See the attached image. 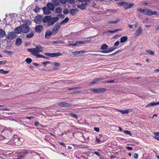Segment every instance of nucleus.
Wrapping results in <instances>:
<instances>
[{"label": "nucleus", "mask_w": 159, "mask_h": 159, "mask_svg": "<svg viewBox=\"0 0 159 159\" xmlns=\"http://www.w3.org/2000/svg\"><path fill=\"white\" fill-rule=\"evenodd\" d=\"M59 18L57 17H52L50 18V20L48 23V26H51L53 25L55 22H57Z\"/></svg>", "instance_id": "7"}, {"label": "nucleus", "mask_w": 159, "mask_h": 159, "mask_svg": "<svg viewBox=\"0 0 159 159\" xmlns=\"http://www.w3.org/2000/svg\"><path fill=\"white\" fill-rule=\"evenodd\" d=\"M66 23L65 22V21L64 20H62V21H61L60 23L59 24H60V25H62L63 24H65Z\"/></svg>", "instance_id": "61"}, {"label": "nucleus", "mask_w": 159, "mask_h": 159, "mask_svg": "<svg viewBox=\"0 0 159 159\" xmlns=\"http://www.w3.org/2000/svg\"><path fill=\"white\" fill-rule=\"evenodd\" d=\"M52 1L55 6H57L60 4L59 0H52Z\"/></svg>", "instance_id": "24"}, {"label": "nucleus", "mask_w": 159, "mask_h": 159, "mask_svg": "<svg viewBox=\"0 0 159 159\" xmlns=\"http://www.w3.org/2000/svg\"><path fill=\"white\" fill-rule=\"evenodd\" d=\"M8 71H4L2 69H0V73L3 74H6L9 73Z\"/></svg>", "instance_id": "37"}, {"label": "nucleus", "mask_w": 159, "mask_h": 159, "mask_svg": "<svg viewBox=\"0 0 159 159\" xmlns=\"http://www.w3.org/2000/svg\"><path fill=\"white\" fill-rule=\"evenodd\" d=\"M6 61H0V65L5 64L6 63Z\"/></svg>", "instance_id": "57"}, {"label": "nucleus", "mask_w": 159, "mask_h": 159, "mask_svg": "<svg viewBox=\"0 0 159 159\" xmlns=\"http://www.w3.org/2000/svg\"><path fill=\"white\" fill-rule=\"evenodd\" d=\"M116 49V47H112L109 48L107 50H102L100 52L103 53H109L115 50Z\"/></svg>", "instance_id": "11"}, {"label": "nucleus", "mask_w": 159, "mask_h": 159, "mask_svg": "<svg viewBox=\"0 0 159 159\" xmlns=\"http://www.w3.org/2000/svg\"><path fill=\"white\" fill-rule=\"evenodd\" d=\"M69 20V18L68 17H66L64 20L66 22V23Z\"/></svg>", "instance_id": "64"}, {"label": "nucleus", "mask_w": 159, "mask_h": 159, "mask_svg": "<svg viewBox=\"0 0 159 159\" xmlns=\"http://www.w3.org/2000/svg\"><path fill=\"white\" fill-rule=\"evenodd\" d=\"M90 91L93 92L94 93H99L103 92L106 90V89L104 88H91L89 90Z\"/></svg>", "instance_id": "8"}, {"label": "nucleus", "mask_w": 159, "mask_h": 159, "mask_svg": "<svg viewBox=\"0 0 159 159\" xmlns=\"http://www.w3.org/2000/svg\"><path fill=\"white\" fill-rule=\"evenodd\" d=\"M120 36H121L120 35H115L113 37V38L114 39H116V38H117V37H120Z\"/></svg>", "instance_id": "62"}, {"label": "nucleus", "mask_w": 159, "mask_h": 159, "mask_svg": "<svg viewBox=\"0 0 159 159\" xmlns=\"http://www.w3.org/2000/svg\"><path fill=\"white\" fill-rule=\"evenodd\" d=\"M44 13L45 14H48L51 12V10L47 7H45L43 8Z\"/></svg>", "instance_id": "15"}, {"label": "nucleus", "mask_w": 159, "mask_h": 159, "mask_svg": "<svg viewBox=\"0 0 159 159\" xmlns=\"http://www.w3.org/2000/svg\"><path fill=\"white\" fill-rule=\"evenodd\" d=\"M37 58H44L49 59V58L48 57H45L44 56H43L42 55L39 54L38 55H36V56Z\"/></svg>", "instance_id": "35"}, {"label": "nucleus", "mask_w": 159, "mask_h": 159, "mask_svg": "<svg viewBox=\"0 0 159 159\" xmlns=\"http://www.w3.org/2000/svg\"><path fill=\"white\" fill-rule=\"evenodd\" d=\"M58 105L61 107H67L71 105L70 103H67L64 102H61L58 103Z\"/></svg>", "instance_id": "16"}, {"label": "nucleus", "mask_w": 159, "mask_h": 159, "mask_svg": "<svg viewBox=\"0 0 159 159\" xmlns=\"http://www.w3.org/2000/svg\"><path fill=\"white\" fill-rule=\"evenodd\" d=\"M69 114L75 118L76 119H78V116L77 115L74 114L72 113H70Z\"/></svg>", "instance_id": "39"}, {"label": "nucleus", "mask_w": 159, "mask_h": 159, "mask_svg": "<svg viewBox=\"0 0 159 159\" xmlns=\"http://www.w3.org/2000/svg\"><path fill=\"white\" fill-rule=\"evenodd\" d=\"M40 8L38 7L37 6H36V7L34 10V11L37 13L40 10Z\"/></svg>", "instance_id": "47"}, {"label": "nucleus", "mask_w": 159, "mask_h": 159, "mask_svg": "<svg viewBox=\"0 0 159 159\" xmlns=\"http://www.w3.org/2000/svg\"><path fill=\"white\" fill-rule=\"evenodd\" d=\"M127 39L128 38L127 36H123L120 38V42L121 43L125 42L127 40Z\"/></svg>", "instance_id": "28"}, {"label": "nucleus", "mask_w": 159, "mask_h": 159, "mask_svg": "<svg viewBox=\"0 0 159 159\" xmlns=\"http://www.w3.org/2000/svg\"><path fill=\"white\" fill-rule=\"evenodd\" d=\"M94 129L97 132H99V129L98 128L94 127Z\"/></svg>", "instance_id": "56"}, {"label": "nucleus", "mask_w": 159, "mask_h": 159, "mask_svg": "<svg viewBox=\"0 0 159 159\" xmlns=\"http://www.w3.org/2000/svg\"><path fill=\"white\" fill-rule=\"evenodd\" d=\"M0 110H1L7 111H9V110H10L9 109L5 108H3L2 109L0 108Z\"/></svg>", "instance_id": "55"}, {"label": "nucleus", "mask_w": 159, "mask_h": 159, "mask_svg": "<svg viewBox=\"0 0 159 159\" xmlns=\"http://www.w3.org/2000/svg\"><path fill=\"white\" fill-rule=\"evenodd\" d=\"M14 31L16 33V34H19L21 32H22V29L21 25H20L18 27L16 28L15 30Z\"/></svg>", "instance_id": "18"}, {"label": "nucleus", "mask_w": 159, "mask_h": 159, "mask_svg": "<svg viewBox=\"0 0 159 159\" xmlns=\"http://www.w3.org/2000/svg\"><path fill=\"white\" fill-rule=\"evenodd\" d=\"M50 18H51V16H46L44 18H43V21L44 23H48L50 20Z\"/></svg>", "instance_id": "21"}, {"label": "nucleus", "mask_w": 159, "mask_h": 159, "mask_svg": "<svg viewBox=\"0 0 159 159\" xmlns=\"http://www.w3.org/2000/svg\"><path fill=\"white\" fill-rule=\"evenodd\" d=\"M108 48V46L106 44H104L100 48L101 49H102L103 50H106Z\"/></svg>", "instance_id": "33"}, {"label": "nucleus", "mask_w": 159, "mask_h": 159, "mask_svg": "<svg viewBox=\"0 0 159 159\" xmlns=\"http://www.w3.org/2000/svg\"><path fill=\"white\" fill-rule=\"evenodd\" d=\"M52 35L51 31H48L46 32L45 37L46 39H49Z\"/></svg>", "instance_id": "22"}, {"label": "nucleus", "mask_w": 159, "mask_h": 159, "mask_svg": "<svg viewBox=\"0 0 159 159\" xmlns=\"http://www.w3.org/2000/svg\"><path fill=\"white\" fill-rule=\"evenodd\" d=\"M143 13L146 15L149 16L153 15H157L158 14L157 12L156 11H152L151 10L148 9H145Z\"/></svg>", "instance_id": "3"}, {"label": "nucleus", "mask_w": 159, "mask_h": 159, "mask_svg": "<svg viewBox=\"0 0 159 159\" xmlns=\"http://www.w3.org/2000/svg\"><path fill=\"white\" fill-rule=\"evenodd\" d=\"M114 82V80H110V81H104V82L107 83H113Z\"/></svg>", "instance_id": "59"}, {"label": "nucleus", "mask_w": 159, "mask_h": 159, "mask_svg": "<svg viewBox=\"0 0 159 159\" xmlns=\"http://www.w3.org/2000/svg\"><path fill=\"white\" fill-rule=\"evenodd\" d=\"M56 12L57 13L60 14L62 12V9L60 7H57L56 9Z\"/></svg>", "instance_id": "32"}, {"label": "nucleus", "mask_w": 159, "mask_h": 159, "mask_svg": "<svg viewBox=\"0 0 159 159\" xmlns=\"http://www.w3.org/2000/svg\"><path fill=\"white\" fill-rule=\"evenodd\" d=\"M69 12L68 9H65L63 11V13L65 14H67Z\"/></svg>", "instance_id": "51"}, {"label": "nucleus", "mask_w": 159, "mask_h": 159, "mask_svg": "<svg viewBox=\"0 0 159 159\" xmlns=\"http://www.w3.org/2000/svg\"><path fill=\"white\" fill-rule=\"evenodd\" d=\"M60 27V25L59 23H57L54 26V27L52 29V31H51V33L52 34L55 35L59 31Z\"/></svg>", "instance_id": "6"}, {"label": "nucleus", "mask_w": 159, "mask_h": 159, "mask_svg": "<svg viewBox=\"0 0 159 159\" xmlns=\"http://www.w3.org/2000/svg\"><path fill=\"white\" fill-rule=\"evenodd\" d=\"M16 36V33L14 32H9L7 35V38L10 40L15 39Z\"/></svg>", "instance_id": "9"}, {"label": "nucleus", "mask_w": 159, "mask_h": 159, "mask_svg": "<svg viewBox=\"0 0 159 159\" xmlns=\"http://www.w3.org/2000/svg\"><path fill=\"white\" fill-rule=\"evenodd\" d=\"M88 41L87 40L85 41H77L75 42V45H77L79 44H84L85 42H87Z\"/></svg>", "instance_id": "30"}, {"label": "nucleus", "mask_w": 159, "mask_h": 159, "mask_svg": "<svg viewBox=\"0 0 159 159\" xmlns=\"http://www.w3.org/2000/svg\"><path fill=\"white\" fill-rule=\"evenodd\" d=\"M22 29V33H27L29 32L30 30V28L27 23L23 24L21 25Z\"/></svg>", "instance_id": "4"}, {"label": "nucleus", "mask_w": 159, "mask_h": 159, "mask_svg": "<svg viewBox=\"0 0 159 159\" xmlns=\"http://www.w3.org/2000/svg\"><path fill=\"white\" fill-rule=\"evenodd\" d=\"M49 63H50V62L49 61L43 62V64H44L45 65Z\"/></svg>", "instance_id": "63"}, {"label": "nucleus", "mask_w": 159, "mask_h": 159, "mask_svg": "<svg viewBox=\"0 0 159 159\" xmlns=\"http://www.w3.org/2000/svg\"><path fill=\"white\" fill-rule=\"evenodd\" d=\"M53 65L57 67H59L60 66V64L57 62L53 63Z\"/></svg>", "instance_id": "53"}, {"label": "nucleus", "mask_w": 159, "mask_h": 159, "mask_svg": "<svg viewBox=\"0 0 159 159\" xmlns=\"http://www.w3.org/2000/svg\"><path fill=\"white\" fill-rule=\"evenodd\" d=\"M124 133L127 134V135H132V134L131 133V132L129 131H128V130H124V131H123Z\"/></svg>", "instance_id": "40"}, {"label": "nucleus", "mask_w": 159, "mask_h": 159, "mask_svg": "<svg viewBox=\"0 0 159 159\" xmlns=\"http://www.w3.org/2000/svg\"><path fill=\"white\" fill-rule=\"evenodd\" d=\"M25 61L28 63V64H30L32 61V59L30 58H27L25 60Z\"/></svg>", "instance_id": "42"}, {"label": "nucleus", "mask_w": 159, "mask_h": 159, "mask_svg": "<svg viewBox=\"0 0 159 159\" xmlns=\"http://www.w3.org/2000/svg\"><path fill=\"white\" fill-rule=\"evenodd\" d=\"M139 155L137 153H135L134 154V157L136 159H137Z\"/></svg>", "instance_id": "60"}, {"label": "nucleus", "mask_w": 159, "mask_h": 159, "mask_svg": "<svg viewBox=\"0 0 159 159\" xmlns=\"http://www.w3.org/2000/svg\"><path fill=\"white\" fill-rule=\"evenodd\" d=\"M154 134L155 136L154 137V138L156 139L159 140V132H155L153 133Z\"/></svg>", "instance_id": "31"}, {"label": "nucleus", "mask_w": 159, "mask_h": 159, "mask_svg": "<svg viewBox=\"0 0 159 159\" xmlns=\"http://www.w3.org/2000/svg\"><path fill=\"white\" fill-rule=\"evenodd\" d=\"M6 35L5 31L2 29H0V38H3Z\"/></svg>", "instance_id": "23"}, {"label": "nucleus", "mask_w": 159, "mask_h": 159, "mask_svg": "<svg viewBox=\"0 0 159 159\" xmlns=\"http://www.w3.org/2000/svg\"><path fill=\"white\" fill-rule=\"evenodd\" d=\"M121 52V50H118V51H117L116 52H115V53H114L112 54H111V55H113L116 54L117 53L120 52Z\"/></svg>", "instance_id": "58"}, {"label": "nucleus", "mask_w": 159, "mask_h": 159, "mask_svg": "<svg viewBox=\"0 0 159 159\" xmlns=\"http://www.w3.org/2000/svg\"><path fill=\"white\" fill-rule=\"evenodd\" d=\"M60 2L62 4H66L67 2L66 0H59Z\"/></svg>", "instance_id": "44"}, {"label": "nucleus", "mask_w": 159, "mask_h": 159, "mask_svg": "<svg viewBox=\"0 0 159 159\" xmlns=\"http://www.w3.org/2000/svg\"><path fill=\"white\" fill-rule=\"evenodd\" d=\"M85 52H86L84 50H83V51H81L75 52H73L72 53L75 55H79L80 54L84 53H85Z\"/></svg>", "instance_id": "25"}, {"label": "nucleus", "mask_w": 159, "mask_h": 159, "mask_svg": "<svg viewBox=\"0 0 159 159\" xmlns=\"http://www.w3.org/2000/svg\"><path fill=\"white\" fill-rule=\"evenodd\" d=\"M103 79L102 78H98L95 79L94 80H95V82L96 83L98 82L99 81L102 80Z\"/></svg>", "instance_id": "49"}, {"label": "nucleus", "mask_w": 159, "mask_h": 159, "mask_svg": "<svg viewBox=\"0 0 159 159\" xmlns=\"http://www.w3.org/2000/svg\"><path fill=\"white\" fill-rule=\"evenodd\" d=\"M3 52L6 54H9L10 55H12L13 54V52L7 51H3Z\"/></svg>", "instance_id": "38"}, {"label": "nucleus", "mask_w": 159, "mask_h": 159, "mask_svg": "<svg viewBox=\"0 0 159 159\" xmlns=\"http://www.w3.org/2000/svg\"><path fill=\"white\" fill-rule=\"evenodd\" d=\"M120 20L118 19L116 21H109L108 22V24H116L117 22H120Z\"/></svg>", "instance_id": "36"}, {"label": "nucleus", "mask_w": 159, "mask_h": 159, "mask_svg": "<svg viewBox=\"0 0 159 159\" xmlns=\"http://www.w3.org/2000/svg\"><path fill=\"white\" fill-rule=\"evenodd\" d=\"M81 92V91H76L71 92L70 93L71 94H76L78 93H79Z\"/></svg>", "instance_id": "48"}, {"label": "nucleus", "mask_w": 159, "mask_h": 159, "mask_svg": "<svg viewBox=\"0 0 159 159\" xmlns=\"http://www.w3.org/2000/svg\"><path fill=\"white\" fill-rule=\"evenodd\" d=\"M34 36V33L31 32L30 34H27L26 37L28 38H30Z\"/></svg>", "instance_id": "34"}, {"label": "nucleus", "mask_w": 159, "mask_h": 159, "mask_svg": "<svg viewBox=\"0 0 159 159\" xmlns=\"http://www.w3.org/2000/svg\"><path fill=\"white\" fill-rule=\"evenodd\" d=\"M47 6L50 10H52V11L54 10L55 6L51 2H48L47 4Z\"/></svg>", "instance_id": "17"}, {"label": "nucleus", "mask_w": 159, "mask_h": 159, "mask_svg": "<svg viewBox=\"0 0 159 159\" xmlns=\"http://www.w3.org/2000/svg\"><path fill=\"white\" fill-rule=\"evenodd\" d=\"M120 43V42L119 41H117L114 44V46H118Z\"/></svg>", "instance_id": "54"}, {"label": "nucleus", "mask_w": 159, "mask_h": 159, "mask_svg": "<svg viewBox=\"0 0 159 159\" xmlns=\"http://www.w3.org/2000/svg\"><path fill=\"white\" fill-rule=\"evenodd\" d=\"M82 88L81 87L79 86L78 87H75L74 88H69L68 89V90H76L78 89H81Z\"/></svg>", "instance_id": "41"}, {"label": "nucleus", "mask_w": 159, "mask_h": 159, "mask_svg": "<svg viewBox=\"0 0 159 159\" xmlns=\"http://www.w3.org/2000/svg\"><path fill=\"white\" fill-rule=\"evenodd\" d=\"M142 32V30L141 27H139L138 30H136V32L134 33V35L135 36H137L141 34Z\"/></svg>", "instance_id": "14"}, {"label": "nucleus", "mask_w": 159, "mask_h": 159, "mask_svg": "<svg viewBox=\"0 0 159 159\" xmlns=\"http://www.w3.org/2000/svg\"><path fill=\"white\" fill-rule=\"evenodd\" d=\"M119 4L121 6H125L127 5L128 3L126 2H123L120 3Z\"/></svg>", "instance_id": "50"}, {"label": "nucleus", "mask_w": 159, "mask_h": 159, "mask_svg": "<svg viewBox=\"0 0 159 159\" xmlns=\"http://www.w3.org/2000/svg\"><path fill=\"white\" fill-rule=\"evenodd\" d=\"M88 5V4L87 2L81 4V5H78L77 6L78 8H80L82 10L85 9L87 5Z\"/></svg>", "instance_id": "13"}, {"label": "nucleus", "mask_w": 159, "mask_h": 159, "mask_svg": "<svg viewBox=\"0 0 159 159\" xmlns=\"http://www.w3.org/2000/svg\"><path fill=\"white\" fill-rule=\"evenodd\" d=\"M144 10H145V9H142L141 8H138L137 9V11H139V12H140L143 13Z\"/></svg>", "instance_id": "52"}, {"label": "nucleus", "mask_w": 159, "mask_h": 159, "mask_svg": "<svg viewBox=\"0 0 159 159\" xmlns=\"http://www.w3.org/2000/svg\"><path fill=\"white\" fill-rule=\"evenodd\" d=\"M43 27L42 25H39L35 28V30L37 33H40L43 30Z\"/></svg>", "instance_id": "12"}, {"label": "nucleus", "mask_w": 159, "mask_h": 159, "mask_svg": "<svg viewBox=\"0 0 159 159\" xmlns=\"http://www.w3.org/2000/svg\"><path fill=\"white\" fill-rule=\"evenodd\" d=\"M117 111L123 114H125L131 112V110L127 109L126 110L124 111L120 110H118Z\"/></svg>", "instance_id": "20"}, {"label": "nucleus", "mask_w": 159, "mask_h": 159, "mask_svg": "<svg viewBox=\"0 0 159 159\" xmlns=\"http://www.w3.org/2000/svg\"><path fill=\"white\" fill-rule=\"evenodd\" d=\"M134 4L132 3H129L127 6H126L125 7V10L131 8L133 6H134Z\"/></svg>", "instance_id": "29"}, {"label": "nucleus", "mask_w": 159, "mask_h": 159, "mask_svg": "<svg viewBox=\"0 0 159 159\" xmlns=\"http://www.w3.org/2000/svg\"><path fill=\"white\" fill-rule=\"evenodd\" d=\"M44 54L47 56H49L51 57H57L59 56H61L62 55V53L61 52H58V53H44Z\"/></svg>", "instance_id": "10"}, {"label": "nucleus", "mask_w": 159, "mask_h": 159, "mask_svg": "<svg viewBox=\"0 0 159 159\" xmlns=\"http://www.w3.org/2000/svg\"><path fill=\"white\" fill-rule=\"evenodd\" d=\"M43 17L40 15H39L36 16L34 21L37 24H40L43 22Z\"/></svg>", "instance_id": "5"}, {"label": "nucleus", "mask_w": 159, "mask_h": 159, "mask_svg": "<svg viewBox=\"0 0 159 159\" xmlns=\"http://www.w3.org/2000/svg\"><path fill=\"white\" fill-rule=\"evenodd\" d=\"M53 43L55 44H60V43H64V41L61 42V41H54Z\"/></svg>", "instance_id": "45"}, {"label": "nucleus", "mask_w": 159, "mask_h": 159, "mask_svg": "<svg viewBox=\"0 0 159 159\" xmlns=\"http://www.w3.org/2000/svg\"><path fill=\"white\" fill-rule=\"evenodd\" d=\"M146 51L147 52L149 53L152 55H153L154 53V52L153 51L151 50H147Z\"/></svg>", "instance_id": "43"}, {"label": "nucleus", "mask_w": 159, "mask_h": 159, "mask_svg": "<svg viewBox=\"0 0 159 159\" xmlns=\"http://www.w3.org/2000/svg\"><path fill=\"white\" fill-rule=\"evenodd\" d=\"M13 140L14 143H9V144L11 145L12 146L14 145L19 146L21 144V143L24 141V139L22 138H20L16 135H14L12 140Z\"/></svg>", "instance_id": "2"}, {"label": "nucleus", "mask_w": 159, "mask_h": 159, "mask_svg": "<svg viewBox=\"0 0 159 159\" xmlns=\"http://www.w3.org/2000/svg\"><path fill=\"white\" fill-rule=\"evenodd\" d=\"M79 11L77 9H71L70 11V14L73 16H74L76 12Z\"/></svg>", "instance_id": "27"}, {"label": "nucleus", "mask_w": 159, "mask_h": 159, "mask_svg": "<svg viewBox=\"0 0 159 159\" xmlns=\"http://www.w3.org/2000/svg\"><path fill=\"white\" fill-rule=\"evenodd\" d=\"M22 42V40L19 38H17L16 39V44L17 46H19Z\"/></svg>", "instance_id": "26"}, {"label": "nucleus", "mask_w": 159, "mask_h": 159, "mask_svg": "<svg viewBox=\"0 0 159 159\" xmlns=\"http://www.w3.org/2000/svg\"><path fill=\"white\" fill-rule=\"evenodd\" d=\"M159 105V102H152L147 104L145 106L146 107H148L150 106H154L157 105Z\"/></svg>", "instance_id": "19"}, {"label": "nucleus", "mask_w": 159, "mask_h": 159, "mask_svg": "<svg viewBox=\"0 0 159 159\" xmlns=\"http://www.w3.org/2000/svg\"><path fill=\"white\" fill-rule=\"evenodd\" d=\"M66 1L67 2L72 4L75 3V0H66Z\"/></svg>", "instance_id": "46"}, {"label": "nucleus", "mask_w": 159, "mask_h": 159, "mask_svg": "<svg viewBox=\"0 0 159 159\" xmlns=\"http://www.w3.org/2000/svg\"><path fill=\"white\" fill-rule=\"evenodd\" d=\"M43 47L41 45H39L35 48H28L27 50L29 52H31L32 55L36 56V55L39 54H38L39 52H42L43 51Z\"/></svg>", "instance_id": "1"}]
</instances>
